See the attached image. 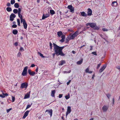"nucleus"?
I'll return each mask as SVG.
<instances>
[{"mask_svg":"<svg viewBox=\"0 0 120 120\" xmlns=\"http://www.w3.org/2000/svg\"><path fill=\"white\" fill-rule=\"evenodd\" d=\"M28 68V67L27 66H26L24 68L22 73V75L24 76L27 74V70Z\"/></svg>","mask_w":120,"mask_h":120,"instance_id":"f03ea898","label":"nucleus"},{"mask_svg":"<svg viewBox=\"0 0 120 120\" xmlns=\"http://www.w3.org/2000/svg\"><path fill=\"white\" fill-rule=\"evenodd\" d=\"M55 90H52V91L51 94V95L52 97H55Z\"/></svg>","mask_w":120,"mask_h":120,"instance_id":"a211bd4d","label":"nucleus"},{"mask_svg":"<svg viewBox=\"0 0 120 120\" xmlns=\"http://www.w3.org/2000/svg\"><path fill=\"white\" fill-rule=\"evenodd\" d=\"M28 86V84L26 82L23 83L21 84L20 88L21 89L23 88H26Z\"/></svg>","mask_w":120,"mask_h":120,"instance_id":"7ed1b4c3","label":"nucleus"},{"mask_svg":"<svg viewBox=\"0 0 120 120\" xmlns=\"http://www.w3.org/2000/svg\"><path fill=\"white\" fill-rule=\"evenodd\" d=\"M71 80H69V81L67 83V85H68L71 82Z\"/></svg>","mask_w":120,"mask_h":120,"instance_id":"5fc2aeb1","label":"nucleus"},{"mask_svg":"<svg viewBox=\"0 0 120 120\" xmlns=\"http://www.w3.org/2000/svg\"><path fill=\"white\" fill-rule=\"evenodd\" d=\"M28 73L30 75L34 76L35 74V72L32 71L30 69L28 70Z\"/></svg>","mask_w":120,"mask_h":120,"instance_id":"6e6552de","label":"nucleus"},{"mask_svg":"<svg viewBox=\"0 0 120 120\" xmlns=\"http://www.w3.org/2000/svg\"><path fill=\"white\" fill-rule=\"evenodd\" d=\"M48 112V113L50 114V116H52V109H50L49 110H46L45 111V112Z\"/></svg>","mask_w":120,"mask_h":120,"instance_id":"2eb2a0df","label":"nucleus"},{"mask_svg":"<svg viewBox=\"0 0 120 120\" xmlns=\"http://www.w3.org/2000/svg\"><path fill=\"white\" fill-rule=\"evenodd\" d=\"M38 54L40 56H41V57H42L43 58L44 57V56H43V54H42L41 53H40L39 52H38Z\"/></svg>","mask_w":120,"mask_h":120,"instance_id":"c9c22d12","label":"nucleus"},{"mask_svg":"<svg viewBox=\"0 0 120 120\" xmlns=\"http://www.w3.org/2000/svg\"><path fill=\"white\" fill-rule=\"evenodd\" d=\"M18 14H20L21 11V9L20 8H19L18 9Z\"/></svg>","mask_w":120,"mask_h":120,"instance_id":"ea45409f","label":"nucleus"},{"mask_svg":"<svg viewBox=\"0 0 120 120\" xmlns=\"http://www.w3.org/2000/svg\"><path fill=\"white\" fill-rule=\"evenodd\" d=\"M20 50L21 51L23 50L24 49L22 47H21L20 49Z\"/></svg>","mask_w":120,"mask_h":120,"instance_id":"0e129e2a","label":"nucleus"},{"mask_svg":"<svg viewBox=\"0 0 120 120\" xmlns=\"http://www.w3.org/2000/svg\"><path fill=\"white\" fill-rule=\"evenodd\" d=\"M70 96L69 95V94H68V95H66L65 97L66 99H68L70 98Z\"/></svg>","mask_w":120,"mask_h":120,"instance_id":"f704fd0d","label":"nucleus"},{"mask_svg":"<svg viewBox=\"0 0 120 120\" xmlns=\"http://www.w3.org/2000/svg\"><path fill=\"white\" fill-rule=\"evenodd\" d=\"M38 67H37L35 70V71L37 73V72H38Z\"/></svg>","mask_w":120,"mask_h":120,"instance_id":"e2e57ef3","label":"nucleus"},{"mask_svg":"<svg viewBox=\"0 0 120 120\" xmlns=\"http://www.w3.org/2000/svg\"><path fill=\"white\" fill-rule=\"evenodd\" d=\"M12 102H14L15 100V97H13V96H12Z\"/></svg>","mask_w":120,"mask_h":120,"instance_id":"37998d69","label":"nucleus"},{"mask_svg":"<svg viewBox=\"0 0 120 120\" xmlns=\"http://www.w3.org/2000/svg\"><path fill=\"white\" fill-rule=\"evenodd\" d=\"M83 60V59H81V60L77 62V64L79 65L81 64Z\"/></svg>","mask_w":120,"mask_h":120,"instance_id":"a878e982","label":"nucleus"},{"mask_svg":"<svg viewBox=\"0 0 120 120\" xmlns=\"http://www.w3.org/2000/svg\"><path fill=\"white\" fill-rule=\"evenodd\" d=\"M73 34L75 38L79 34V32L78 31H76L75 33H74Z\"/></svg>","mask_w":120,"mask_h":120,"instance_id":"aec40b11","label":"nucleus"},{"mask_svg":"<svg viewBox=\"0 0 120 120\" xmlns=\"http://www.w3.org/2000/svg\"><path fill=\"white\" fill-rule=\"evenodd\" d=\"M18 32V31L16 30H14L12 31V33L14 34H17Z\"/></svg>","mask_w":120,"mask_h":120,"instance_id":"393cba45","label":"nucleus"},{"mask_svg":"<svg viewBox=\"0 0 120 120\" xmlns=\"http://www.w3.org/2000/svg\"><path fill=\"white\" fill-rule=\"evenodd\" d=\"M17 22H18V25L19 26H20V20L19 19H17Z\"/></svg>","mask_w":120,"mask_h":120,"instance_id":"473e14b6","label":"nucleus"},{"mask_svg":"<svg viewBox=\"0 0 120 120\" xmlns=\"http://www.w3.org/2000/svg\"><path fill=\"white\" fill-rule=\"evenodd\" d=\"M106 95L107 97L109 99L110 98V97L111 96V94H106Z\"/></svg>","mask_w":120,"mask_h":120,"instance_id":"4c0bfd02","label":"nucleus"},{"mask_svg":"<svg viewBox=\"0 0 120 120\" xmlns=\"http://www.w3.org/2000/svg\"><path fill=\"white\" fill-rule=\"evenodd\" d=\"M89 68H87L85 70V72L86 73H88L89 71Z\"/></svg>","mask_w":120,"mask_h":120,"instance_id":"e433bc0d","label":"nucleus"},{"mask_svg":"<svg viewBox=\"0 0 120 120\" xmlns=\"http://www.w3.org/2000/svg\"><path fill=\"white\" fill-rule=\"evenodd\" d=\"M108 106L104 105L102 108V109L103 112H106L108 109Z\"/></svg>","mask_w":120,"mask_h":120,"instance_id":"f8f14e48","label":"nucleus"},{"mask_svg":"<svg viewBox=\"0 0 120 120\" xmlns=\"http://www.w3.org/2000/svg\"><path fill=\"white\" fill-rule=\"evenodd\" d=\"M11 108H10V109H8L7 110V112L8 113V112L10 111V110H11Z\"/></svg>","mask_w":120,"mask_h":120,"instance_id":"864d4df0","label":"nucleus"},{"mask_svg":"<svg viewBox=\"0 0 120 120\" xmlns=\"http://www.w3.org/2000/svg\"><path fill=\"white\" fill-rule=\"evenodd\" d=\"M68 31H70L71 32H74V31H73V30L71 29H68Z\"/></svg>","mask_w":120,"mask_h":120,"instance_id":"603ef678","label":"nucleus"},{"mask_svg":"<svg viewBox=\"0 0 120 120\" xmlns=\"http://www.w3.org/2000/svg\"><path fill=\"white\" fill-rule=\"evenodd\" d=\"M65 38V35L63 34L61 36L62 39L60 40V41L61 42H64Z\"/></svg>","mask_w":120,"mask_h":120,"instance_id":"4468645a","label":"nucleus"},{"mask_svg":"<svg viewBox=\"0 0 120 120\" xmlns=\"http://www.w3.org/2000/svg\"><path fill=\"white\" fill-rule=\"evenodd\" d=\"M30 111H27L25 112L24 113V115L22 117V118L23 119H25L28 115Z\"/></svg>","mask_w":120,"mask_h":120,"instance_id":"ddd939ff","label":"nucleus"},{"mask_svg":"<svg viewBox=\"0 0 120 120\" xmlns=\"http://www.w3.org/2000/svg\"><path fill=\"white\" fill-rule=\"evenodd\" d=\"M92 11L91 9L90 8H88L87 10V15L88 16H91L92 15Z\"/></svg>","mask_w":120,"mask_h":120,"instance_id":"9d476101","label":"nucleus"},{"mask_svg":"<svg viewBox=\"0 0 120 120\" xmlns=\"http://www.w3.org/2000/svg\"><path fill=\"white\" fill-rule=\"evenodd\" d=\"M71 107L70 106H68V109L66 113V116H67L68 114L70 113L71 112Z\"/></svg>","mask_w":120,"mask_h":120,"instance_id":"423d86ee","label":"nucleus"},{"mask_svg":"<svg viewBox=\"0 0 120 120\" xmlns=\"http://www.w3.org/2000/svg\"><path fill=\"white\" fill-rule=\"evenodd\" d=\"M14 45L16 46H17L18 45V43L17 42H15L14 43Z\"/></svg>","mask_w":120,"mask_h":120,"instance_id":"4d7b16f0","label":"nucleus"},{"mask_svg":"<svg viewBox=\"0 0 120 120\" xmlns=\"http://www.w3.org/2000/svg\"><path fill=\"white\" fill-rule=\"evenodd\" d=\"M22 22H23V24L24 28L25 29H26L27 28V24L25 20H23V21H22Z\"/></svg>","mask_w":120,"mask_h":120,"instance_id":"9b49d317","label":"nucleus"},{"mask_svg":"<svg viewBox=\"0 0 120 120\" xmlns=\"http://www.w3.org/2000/svg\"><path fill=\"white\" fill-rule=\"evenodd\" d=\"M52 44L51 43V42H50V47L51 49H52Z\"/></svg>","mask_w":120,"mask_h":120,"instance_id":"13d9d810","label":"nucleus"},{"mask_svg":"<svg viewBox=\"0 0 120 120\" xmlns=\"http://www.w3.org/2000/svg\"><path fill=\"white\" fill-rule=\"evenodd\" d=\"M3 94L4 95V96H8V94L7 93H6L5 94L3 93Z\"/></svg>","mask_w":120,"mask_h":120,"instance_id":"09e8293b","label":"nucleus"},{"mask_svg":"<svg viewBox=\"0 0 120 120\" xmlns=\"http://www.w3.org/2000/svg\"><path fill=\"white\" fill-rule=\"evenodd\" d=\"M62 96H63L62 94H60L59 95V97L60 98H61L62 97Z\"/></svg>","mask_w":120,"mask_h":120,"instance_id":"8fccbe9b","label":"nucleus"},{"mask_svg":"<svg viewBox=\"0 0 120 120\" xmlns=\"http://www.w3.org/2000/svg\"><path fill=\"white\" fill-rule=\"evenodd\" d=\"M35 66V65L34 64H31V67H33Z\"/></svg>","mask_w":120,"mask_h":120,"instance_id":"680f3d73","label":"nucleus"},{"mask_svg":"<svg viewBox=\"0 0 120 120\" xmlns=\"http://www.w3.org/2000/svg\"><path fill=\"white\" fill-rule=\"evenodd\" d=\"M72 52L73 54H75L76 53V52L74 51L73 50L72 51Z\"/></svg>","mask_w":120,"mask_h":120,"instance_id":"69168bd1","label":"nucleus"},{"mask_svg":"<svg viewBox=\"0 0 120 120\" xmlns=\"http://www.w3.org/2000/svg\"><path fill=\"white\" fill-rule=\"evenodd\" d=\"M102 30L104 31H108V30L106 28H103L102 29Z\"/></svg>","mask_w":120,"mask_h":120,"instance_id":"c03bdc74","label":"nucleus"},{"mask_svg":"<svg viewBox=\"0 0 120 120\" xmlns=\"http://www.w3.org/2000/svg\"><path fill=\"white\" fill-rule=\"evenodd\" d=\"M15 2V0H11V3L12 4H14Z\"/></svg>","mask_w":120,"mask_h":120,"instance_id":"72a5a7b5","label":"nucleus"},{"mask_svg":"<svg viewBox=\"0 0 120 120\" xmlns=\"http://www.w3.org/2000/svg\"><path fill=\"white\" fill-rule=\"evenodd\" d=\"M101 65V64H98V66L97 67V68L98 69V68H99V67H100Z\"/></svg>","mask_w":120,"mask_h":120,"instance_id":"3c124183","label":"nucleus"},{"mask_svg":"<svg viewBox=\"0 0 120 120\" xmlns=\"http://www.w3.org/2000/svg\"><path fill=\"white\" fill-rule=\"evenodd\" d=\"M70 40H71L70 39V38L69 37H67L66 39V43H68Z\"/></svg>","mask_w":120,"mask_h":120,"instance_id":"c756f323","label":"nucleus"},{"mask_svg":"<svg viewBox=\"0 0 120 120\" xmlns=\"http://www.w3.org/2000/svg\"><path fill=\"white\" fill-rule=\"evenodd\" d=\"M13 12L14 13L16 14L18 12V10L16 9H15L13 10Z\"/></svg>","mask_w":120,"mask_h":120,"instance_id":"2f4dec72","label":"nucleus"},{"mask_svg":"<svg viewBox=\"0 0 120 120\" xmlns=\"http://www.w3.org/2000/svg\"><path fill=\"white\" fill-rule=\"evenodd\" d=\"M16 17V15L15 14L12 13L11 15L10 16V20L11 21H12L14 20V18Z\"/></svg>","mask_w":120,"mask_h":120,"instance_id":"39448f33","label":"nucleus"},{"mask_svg":"<svg viewBox=\"0 0 120 120\" xmlns=\"http://www.w3.org/2000/svg\"><path fill=\"white\" fill-rule=\"evenodd\" d=\"M69 37L70 38V39H71V40L74 39L75 38V37L73 34L71 35Z\"/></svg>","mask_w":120,"mask_h":120,"instance_id":"cd10ccee","label":"nucleus"},{"mask_svg":"<svg viewBox=\"0 0 120 120\" xmlns=\"http://www.w3.org/2000/svg\"><path fill=\"white\" fill-rule=\"evenodd\" d=\"M32 104V103L31 104V105H27L26 107V109H27L30 107Z\"/></svg>","mask_w":120,"mask_h":120,"instance_id":"58836bf2","label":"nucleus"},{"mask_svg":"<svg viewBox=\"0 0 120 120\" xmlns=\"http://www.w3.org/2000/svg\"><path fill=\"white\" fill-rule=\"evenodd\" d=\"M12 27L13 28H15L17 27V25L16 24H14L12 26Z\"/></svg>","mask_w":120,"mask_h":120,"instance_id":"a18cd8bd","label":"nucleus"},{"mask_svg":"<svg viewBox=\"0 0 120 120\" xmlns=\"http://www.w3.org/2000/svg\"><path fill=\"white\" fill-rule=\"evenodd\" d=\"M64 48V46H63L62 47H60V49L61 51H62V49Z\"/></svg>","mask_w":120,"mask_h":120,"instance_id":"6e6d98bb","label":"nucleus"},{"mask_svg":"<svg viewBox=\"0 0 120 120\" xmlns=\"http://www.w3.org/2000/svg\"><path fill=\"white\" fill-rule=\"evenodd\" d=\"M116 68L118 70H120V66L118 65L116 66Z\"/></svg>","mask_w":120,"mask_h":120,"instance_id":"de8ad7c7","label":"nucleus"},{"mask_svg":"<svg viewBox=\"0 0 120 120\" xmlns=\"http://www.w3.org/2000/svg\"><path fill=\"white\" fill-rule=\"evenodd\" d=\"M112 101H113L112 104H113V105H114V98H112Z\"/></svg>","mask_w":120,"mask_h":120,"instance_id":"052dcab7","label":"nucleus"},{"mask_svg":"<svg viewBox=\"0 0 120 120\" xmlns=\"http://www.w3.org/2000/svg\"><path fill=\"white\" fill-rule=\"evenodd\" d=\"M14 7L16 8H18L19 7V6L18 3H15L14 4Z\"/></svg>","mask_w":120,"mask_h":120,"instance_id":"7c9ffc66","label":"nucleus"},{"mask_svg":"<svg viewBox=\"0 0 120 120\" xmlns=\"http://www.w3.org/2000/svg\"><path fill=\"white\" fill-rule=\"evenodd\" d=\"M106 65L105 64H104L102 67L100 69L99 71L100 73L102 72L105 69L106 67Z\"/></svg>","mask_w":120,"mask_h":120,"instance_id":"1a4fd4ad","label":"nucleus"},{"mask_svg":"<svg viewBox=\"0 0 120 120\" xmlns=\"http://www.w3.org/2000/svg\"><path fill=\"white\" fill-rule=\"evenodd\" d=\"M65 61L64 60H62L60 61V62L59 65H62L64 64H65Z\"/></svg>","mask_w":120,"mask_h":120,"instance_id":"5701e85b","label":"nucleus"},{"mask_svg":"<svg viewBox=\"0 0 120 120\" xmlns=\"http://www.w3.org/2000/svg\"><path fill=\"white\" fill-rule=\"evenodd\" d=\"M68 8L70 10L71 12L72 13L74 12V8L71 5H68Z\"/></svg>","mask_w":120,"mask_h":120,"instance_id":"20e7f679","label":"nucleus"},{"mask_svg":"<svg viewBox=\"0 0 120 120\" xmlns=\"http://www.w3.org/2000/svg\"><path fill=\"white\" fill-rule=\"evenodd\" d=\"M0 97H2V98H4L5 97V96H3L1 94H0Z\"/></svg>","mask_w":120,"mask_h":120,"instance_id":"bf43d9fd","label":"nucleus"},{"mask_svg":"<svg viewBox=\"0 0 120 120\" xmlns=\"http://www.w3.org/2000/svg\"><path fill=\"white\" fill-rule=\"evenodd\" d=\"M53 45L55 54L57 56L60 55L62 56H64L65 55L64 54L63 52L62 51L60 48V46L54 43L53 44Z\"/></svg>","mask_w":120,"mask_h":120,"instance_id":"f257e3e1","label":"nucleus"},{"mask_svg":"<svg viewBox=\"0 0 120 120\" xmlns=\"http://www.w3.org/2000/svg\"><path fill=\"white\" fill-rule=\"evenodd\" d=\"M50 12L51 14L52 15H53L55 13L54 11L53 10H50Z\"/></svg>","mask_w":120,"mask_h":120,"instance_id":"c85d7f7f","label":"nucleus"},{"mask_svg":"<svg viewBox=\"0 0 120 120\" xmlns=\"http://www.w3.org/2000/svg\"><path fill=\"white\" fill-rule=\"evenodd\" d=\"M57 34L58 37H60L63 35V34L61 31H60L57 32Z\"/></svg>","mask_w":120,"mask_h":120,"instance_id":"412c9836","label":"nucleus"},{"mask_svg":"<svg viewBox=\"0 0 120 120\" xmlns=\"http://www.w3.org/2000/svg\"><path fill=\"white\" fill-rule=\"evenodd\" d=\"M117 4V3L116 1L113 2L112 4V5L113 7H116Z\"/></svg>","mask_w":120,"mask_h":120,"instance_id":"4be33fe9","label":"nucleus"},{"mask_svg":"<svg viewBox=\"0 0 120 120\" xmlns=\"http://www.w3.org/2000/svg\"><path fill=\"white\" fill-rule=\"evenodd\" d=\"M30 94H29L27 93L25 96L24 99H26L29 98L30 97Z\"/></svg>","mask_w":120,"mask_h":120,"instance_id":"b1692460","label":"nucleus"},{"mask_svg":"<svg viewBox=\"0 0 120 120\" xmlns=\"http://www.w3.org/2000/svg\"><path fill=\"white\" fill-rule=\"evenodd\" d=\"M92 54H93L95 55H97V54L96 53V52H92Z\"/></svg>","mask_w":120,"mask_h":120,"instance_id":"79ce46f5","label":"nucleus"},{"mask_svg":"<svg viewBox=\"0 0 120 120\" xmlns=\"http://www.w3.org/2000/svg\"><path fill=\"white\" fill-rule=\"evenodd\" d=\"M6 5L7 6L9 7L10 6L11 4L9 3L8 2L7 4Z\"/></svg>","mask_w":120,"mask_h":120,"instance_id":"49530a36","label":"nucleus"},{"mask_svg":"<svg viewBox=\"0 0 120 120\" xmlns=\"http://www.w3.org/2000/svg\"><path fill=\"white\" fill-rule=\"evenodd\" d=\"M49 16V14H43L42 19H44L45 18H47Z\"/></svg>","mask_w":120,"mask_h":120,"instance_id":"dca6fc26","label":"nucleus"},{"mask_svg":"<svg viewBox=\"0 0 120 120\" xmlns=\"http://www.w3.org/2000/svg\"><path fill=\"white\" fill-rule=\"evenodd\" d=\"M18 15L20 19L21 22L22 23V21H23V20H25V19H22V16L21 14H18Z\"/></svg>","mask_w":120,"mask_h":120,"instance_id":"f3484780","label":"nucleus"},{"mask_svg":"<svg viewBox=\"0 0 120 120\" xmlns=\"http://www.w3.org/2000/svg\"><path fill=\"white\" fill-rule=\"evenodd\" d=\"M21 56V53L20 52H19L18 54H17V56L19 57H20Z\"/></svg>","mask_w":120,"mask_h":120,"instance_id":"a19ab883","label":"nucleus"},{"mask_svg":"<svg viewBox=\"0 0 120 120\" xmlns=\"http://www.w3.org/2000/svg\"><path fill=\"white\" fill-rule=\"evenodd\" d=\"M81 15L83 17L86 16H87V14L86 13L84 12L83 11L80 12Z\"/></svg>","mask_w":120,"mask_h":120,"instance_id":"6ab92c4d","label":"nucleus"},{"mask_svg":"<svg viewBox=\"0 0 120 120\" xmlns=\"http://www.w3.org/2000/svg\"><path fill=\"white\" fill-rule=\"evenodd\" d=\"M91 48L90 49V50H92V46H90Z\"/></svg>","mask_w":120,"mask_h":120,"instance_id":"338daca9","label":"nucleus"},{"mask_svg":"<svg viewBox=\"0 0 120 120\" xmlns=\"http://www.w3.org/2000/svg\"><path fill=\"white\" fill-rule=\"evenodd\" d=\"M95 77V74H94L93 75V76L92 77V78L93 79L94 78V77Z\"/></svg>","mask_w":120,"mask_h":120,"instance_id":"774afa93","label":"nucleus"},{"mask_svg":"<svg viewBox=\"0 0 120 120\" xmlns=\"http://www.w3.org/2000/svg\"><path fill=\"white\" fill-rule=\"evenodd\" d=\"M87 25H89L91 27L93 28L95 26L96 24L94 23H87Z\"/></svg>","mask_w":120,"mask_h":120,"instance_id":"0eeeda50","label":"nucleus"},{"mask_svg":"<svg viewBox=\"0 0 120 120\" xmlns=\"http://www.w3.org/2000/svg\"><path fill=\"white\" fill-rule=\"evenodd\" d=\"M6 10L8 12H10L12 11V9L11 8L7 7L6 8Z\"/></svg>","mask_w":120,"mask_h":120,"instance_id":"bb28decb","label":"nucleus"}]
</instances>
